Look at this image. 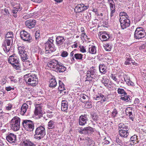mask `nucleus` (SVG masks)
<instances>
[{
  "label": "nucleus",
  "mask_w": 146,
  "mask_h": 146,
  "mask_svg": "<svg viewBox=\"0 0 146 146\" xmlns=\"http://www.w3.org/2000/svg\"><path fill=\"white\" fill-rule=\"evenodd\" d=\"M49 67L54 68L53 70L58 73H62L66 69L63 64L57 60L53 59L47 64Z\"/></svg>",
  "instance_id": "obj_1"
},
{
  "label": "nucleus",
  "mask_w": 146,
  "mask_h": 146,
  "mask_svg": "<svg viewBox=\"0 0 146 146\" xmlns=\"http://www.w3.org/2000/svg\"><path fill=\"white\" fill-rule=\"evenodd\" d=\"M25 80L26 83H28L29 85L33 86H36L38 82V79L37 75L34 74H29L24 76Z\"/></svg>",
  "instance_id": "obj_2"
},
{
  "label": "nucleus",
  "mask_w": 146,
  "mask_h": 146,
  "mask_svg": "<svg viewBox=\"0 0 146 146\" xmlns=\"http://www.w3.org/2000/svg\"><path fill=\"white\" fill-rule=\"evenodd\" d=\"M8 62L12 65L13 67L16 69L20 68L19 60L18 56L15 54L10 56L8 59Z\"/></svg>",
  "instance_id": "obj_3"
},
{
  "label": "nucleus",
  "mask_w": 146,
  "mask_h": 146,
  "mask_svg": "<svg viewBox=\"0 0 146 146\" xmlns=\"http://www.w3.org/2000/svg\"><path fill=\"white\" fill-rule=\"evenodd\" d=\"M34 136L35 139L40 140L43 137L46 135V131L44 127L40 126L37 127L35 130Z\"/></svg>",
  "instance_id": "obj_4"
},
{
  "label": "nucleus",
  "mask_w": 146,
  "mask_h": 146,
  "mask_svg": "<svg viewBox=\"0 0 146 146\" xmlns=\"http://www.w3.org/2000/svg\"><path fill=\"white\" fill-rule=\"evenodd\" d=\"M86 77L85 81L91 82L97 76L96 70L95 68L93 67L89 69L86 72Z\"/></svg>",
  "instance_id": "obj_5"
},
{
  "label": "nucleus",
  "mask_w": 146,
  "mask_h": 146,
  "mask_svg": "<svg viewBox=\"0 0 146 146\" xmlns=\"http://www.w3.org/2000/svg\"><path fill=\"white\" fill-rule=\"evenodd\" d=\"M20 119L17 116L14 117L11 120V127L14 131H17L20 128Z\"/></svg>",
  "instance_id": "obj_6"
},
{
  "label": "nucleus",
  "mask_w": 146,
  "mask_h": 146,
  "mask_svg": "<svg viewBox=\"0 0 146 146\" xmlns=\"http://www.w3.org/2000/svg\"><path fill=\"white\" fill-rule=\"evenodd\" d=\"M54 40L49 38L47 41L45 43V49L46 52L49 51L48 52H53L56 50L54 44Z\"/></svg>",
  "instance_id": "obj_7"
},
{
  "label": "nucleus",
  "mask_w": 146,
  "mask_h": 146,
  "mask_svg": "<svg viewBox=\"0 0 146 146\" xmlns=\"http://www.w3.org/2000/svg\"><path fill=\"white\" fill-rule=\"evenodd\" d=\"M22 124L25 129L27 131H32L34 129V123L31 120H23Z\"/></svg>",
  "instance_id": "obj_8"
},
{
  "label": "nucleus",
  "mask_w": 146,
  "mask_h": 146,
  "mask_svg": "<svg viewBox=\"0 0 146 146\" xmlns=\"http://www.w3.org/2000/svg\"><path fill=\"white\" fill-rule=\"evenodd\" d=\"M145 35V33L143 28L141 27H138L135 30L134 37L136 39H139L143 38Z\"/></svg>",
  "instance_id": "obj_9"
},
{
  "label": "nucleus",
  "mask_w": 146,
  "mask_h": 146,
  "mask_svg": "<svg viewBox=\"0 0 146 146\" xmlns=\"http://www.w3.org/2000/svg\"><path fill=\"white\" fill-rule=\"evenodd\" d=\"M20 36L21 38L24 41L30 42L32 41V37L30 34L24 30L21 31Z\"/></svg>",
  "instance_id": "obj_10"
},
{
  "label": "nucleus",
  "mask_w": 146,
  "mask_h": 146,
  "mask_svg": "<svg viewBox=\"0 0 146 146\" xmlns=\"http://www.w3.org/2000/svg\"><path fill=\"white\" fill-rule=\"evenodd\" d=\"M35 110L34 113L36 115L40 117L42 116L43 115L42 111V106L41 104H36L35 106Z\"/></svg>",
  "instance_id": "obj_11"
},
{
  "label": "nucleus",
  "mask_w": 146,
  "mask_h": 146,
  "mask_svg": "<svg viewBox=\"0 0 146 146\" xmlns=\"http://www.w3.org/2000/svg\"><path fill=\"white\" fill-rule=\"evenodd\" d=\"M94 131L93 129L90 127H88L81 129L79 131V132L81 134L84 135L89 134L92 133Z\"/></svg>",
  "instance_id": "obj_12"
},
{
  "label": "nucleus",
  "mask_w": 146,
  "mask_h": 146,
  "mask_svg": "<svg viewBox=\"0 0 146 146\" xmlns=\"http://www.w3.org/2000/svg\"><path fill=\"white\" fill-rule=\"evenodd\" d=\"M121 27L123 29L127 28L130 25V21L128 18H127L124 20L121 19L120 20Z\"/></svg>",
  "instance_id": "obj_13"
},
{
  "label": "nucleus",
  "mask_w": 146,
  "mask_h": 146,
  "mask_svg": "<svg viewBox=\"0 0 146 146\" xmlns=\"http://www.w3.org/2000/svg\"><path fill=\"white\" fill-rule=\"evenodd\" d=\"M88 5H85L83 4H78L75 7L74 9V11L75 12L80 13L84 11L89 8Z\"/></svg>",
  "instance_id": "obj_14"
},
{
  "label": "nucleus",
  "mask_w": 146,
  "mask_h": 146,
  "mask_svg": "<svg viewBox=\"0 0 146 146\" xmlns=\"http://www.w3.org/2000/svg\"><path fill=\"white\" fill-rule=\"evenodd\" d=\"M22 9V7L21 6L20 4H18L15 5L13 7L12 10V13L13 14V16L15 18H16L17 15V13L18 11H21Z\"/></svg>",
  "instance_id": "obj_15"
},
{
  "label": "nucleus",
  "mask_w": 146,
  "mask_h": 146,
  "mask_svg": "<svg viewBox=\"0 0 146 146\" xmlns=\"http://www.w3.org/2000/svg\"><path fill=\"white\" fill-rule=\"evenodd\" d=\"M88 121V119L87 115H81L79 117V124L80 125H84Z\"/></svg>",
  "instance_id": "obj_16"
},
{
  "label": "nucleus",
  "mask_w": 146,
  "mask_h": 146,
  "mask_svg": "<svg viewBox=\"0 0 146 146\" xmlns=\"http://www.w3.org/2000/svg\"><path fill=\"white\" fill-rule=\"evenodd\" d=\"M93 98L97 100H100V101L98 102H100L101 103H102L106 101L105 97L101 93H98L97 94L94 95Z\"/></svg>",
  "instance_id": "obj_17"
},
{
  "label": "nucleus",
  "mask_w": 146,
  "mask_h": 146,
  "mask_svg": "<svg viewBox=\"0 0 146 146\" xmlns=\"http://www.w3.org/2000/svg\"><path fill=\"white\" fill-rule=\"evenodd\" d=\"M36 21L35 20H27L25 22L26 26L30 29L34 28L36 24Z\"/></svg>",
  "instance_id": "obj_18"
},
{
  "label": "nucleus",
  "mask_w": 146,
  "mask_h": 146,
  "mask_svg": "<svg viewBox=\"0 0 146 146\" xmlns=\"http://www.w3.org/2000/svg\"><path fill=\"white\" fill-rule=\"evenodd\" d=\"M65 41L64 37L61 36H58L56 38V44L58 46L59 48H60L61 45Z\"/></svg>",
  "instance_id": "obj_19"
},
{
  "label": "nucleus",
  "mask_w": 146,
  "mask_h": 146,
  "mask_svg": "<svg viewBox=\"0 0 146 146\" xmlns=\"http://www.w3.org/2000/svg\"><path fill=\"white\" fill-rule=\"evenodd\" d=\"M110 37L109 35L106 32H103L99 36V38L102 42L107 41Z\"/></svg>",
  "instance_id": "obj_20"
},
{
  "label": "nucleus",
  "mask_w": 146,
  "mask_h": 146,
  "mask_svg": "<svg viewBox=\"0 0 146 146\" xmlns=\"http://www.w3.org/2000/svg\"><path fill=\"white\" fill-rule=\"evenodd\" d=\"M16 136L13 133H10L6 137V139L10 142H14L16 139Z\"/></svg>",
  "instance_id": "obj_21"
},
{
  "label": "nucleus",
  "mask_w": 146,
  "mask_h": 146,
  "mask_svg": "<svg viewBox=\"0 0 146 146\" xmlns=\"http://www.w3.org/2000/svg\"><path fill=\"white\" fill-rule=\"evenodd\" d=\"M86 142L84 146H94L95 143L90 138L86 137L85 139Z\"/></svg>",
  "instance_id": "obj_22"
},
{
  "label": "nucleus",
  "mask_w": 146,
  "mask_h": 146,
  "mask_svg": "<svg viewBox=\"0 0 146 146\" xmlns=\"http://www.w3.org/2000/svg\"><path fill=\"white\" fill-rule=\"evenodd\" d=\"M132 108L128 107L126 108L125 110V113L127 115H129V118L132 120L133 119V115L132 111Z\"/></svg>",
  "instance_id": "obj_23"
},
{
  "label": "nucleus",
  "mask_w": 146,
  "mask_h": 146,
  "mask_svg": "<svg viewBox=\"0 0 146 146\" xmlns=\"http://www.w3.org/2000/svg\"><path fill=\"white\" fill-rule=\"evenodd\" d=\"M61 110L64 111H66L68 109V102L65 100H62L61 102Z\"/></svg>",
  "instance_id": "obj_24"
},
{
  "label": "nucleus",
  "mask_w": 146,
  "mask_h": 146,
  "mask_svg": "<svg viewBox=\"0 0 146 146\" xmlns=\"http://www.w3.org/2000/svg\"><path fill=\"white\" fill-rule=\"evenodd\" d=\"M138 140V138L137 136L136 135H134L131 137L130 138V144L131 145H134L137 143L139 142Z\"/></svg>",
  "instance_id": "obj_25"
},
{
  "label": "nucleus",
  "mask_w": 146,
  "mask_h": 146,
  "mask_svg": "<svg viewBox=\"0 0 146 146\" xmlns=\"http://www.w3.org/2000/svg\"><path fill=\"white\" fill-rule=\"evenodd\" d=\"M28 105L26 104H24L22 106L21 109L20 114L22 115H24L25 114L28 108Z\"/></svg>",
  "instance_id": "obj_26"
},
{
  "label": "nucleus",
  "mask_w": 146,
  "mask_h": 146,
  "mask_svg": "<svg viewBox=\"0 0 146 146\" xmlns=\"http://www.w3.org/2000/svg\"><path fill=\"white\" fill-rule=\"evenodd\" d=\"M22 146H35V145L29 140L24 141L21 144Z\"/></svg>",
  "instance_id": "obj_27"
},
{
  "label": "nucleus",
  "mask_w": 146,
  "mask_h": 146,
  "mask_svg": "<svg viewBox=\"0 0 146 146\" xmlns=\"http://www.w3.org/2000/svg\"><path fill=\"white\" fill-rule=\"evenodd\" d=\"M119 133L121 137L124 138L127 137L129 134L128 130H119Z\"/></svg>",
  "instance_id": "obj_28"
},
{
  "label": "nucleus",
  "mask_w": 146,
  "mask_h": 146,
  "mask_svg": "<svg viewBox=\"0 0 146 146\" xmlns=\"http://www.w3.org/2000/svg\"><path fill=\"white\" fill-rule=\"evenodd\" d=\"M28 54L29 53L26 51L23 52V53L20 54L21 58L22 61L23 62H25V60L28 58Z\"/></svg>",
  "instance_id": "obj_29"
},
{
  "label": "nucleus",
  "mask_w": 146,
  "mask_h": 146,
  "mask_svg": "<svg viewBox=\"0 0 146 146\" xmlns=\"http://www.w3.org/2000/svg\"><path fill=\"white\" fill-rule=\"evenodd\" d=\"M49 82V87H50L54 88L56 86L57 82L54 78L51 79Z\"/></svg>",
  "instance_id": "obj_30"
},
{
  "label": "nucleus",
  "mask_w": 146,
  "mask_h": 146,
  "mask_svg": "<svg viewBox=\"0 0 146 146\" xmlns=\"http://www.w3.org/2000/svg\"><path fill=\"white\" fill-rule=\"evenodd\" d=\"M119 130H128L129 129L127 126L124 125L123 123H120L118 125Z\"/></svg>",
  "instance_id": "obj_31"
},
{
  "label": "nucleus",
  "mask_w": 146,
  "mask_h": 146,
  "mask_svg": "<svg viewBox=\"0 0 146 146\" xmlns=\"http://www.w3.org/2000/svg\"><path fill=\"white\" fill-rule=\"evenodd\" d=\"M89 50L90 53L92 54H95L96 52V47L93 45H89Z\"/></svg>",
  "instance_id": "obj_32"
},
{
  "label": "nucleus",
  "mask_w": 146,
  "mask_h": 146,
  "mask_svg": "<svg viewBox=\"0 0 146 146\" xmlns=\"http://www.w3.org/2000/svg\"><path fill=\"white\" fill-rule=\"evenodd\" d=\"M55 123L54 121L52 120H50L48 122V128L49 129H51L55 128Z\"/></svg>",
  "instance_id": "obj_33"
},
{
  "label": "nucleus",
  "mask_w": 146,
  "mask_h": 146,
  "mask_svg": "<svg viewBox=\"0 0 146 146\" xmlns=\"http://www.w3.org/2000/svg\"><path fill=\"white\" fill-rule=\"evenodd\" d=\"M81 97L80 100L83 103H86V102L89 100L88 96L86 95L83 94L81 96Z\"/></svg>",
  "instance_id": "obj_34"
},
{
  "label": "nucleus",
  "mask_w": 146,
  "mask_h": 146,
  "mask_svg": "<svg viewBox=\"0 0 146 146\" xmlns=\"http://www.w3.org/2000/svg\"><path fill=\"white\" fill-rule=\"evenodd\" d=\"M99 69L100 72L101 73H105L106 72V67L104 64H100L99 66Z\"/></svg>",
  "instance_id": "obj_35"
},
{
  "label": "nucleus",
  "mask_w": 146,
  "mask_h": 146,
  "mask_svg": "<svg viewBox=\"0 0 146 146\" xmlns=\"http://www.w3.org/2000/svg\"><path fill=\"white\" fill-rule=\"evenodd\" d=\"M59 86L58 87V89L59 90L61 91V92H62V91L65 90V88L64 87V84L62 83V82L60 81H59Z\"/></svg>",
  "instance_id": "obj_36"
},
{
  "label": "nucleus",
  "mask_w": 146,
  "mask_h": 146,
  "mask_svg": "<svg viewBox=\"0 0 146 146\" xmlns=\"http://www.w3.org/2000/svg\"><path fill=\"white\" fill-rule=\"evenodd\" d=\"M83 55L81 54L75 53L74 54V57L77 60H82Z\"/></svg>",
  "instance_id": "obj_37"
},
{
  "label": "nucleus",
  "mask_w": 146,
  "mask_h": 146,
  "mask_svg": "<svg viewBox=\"0 0 146 146\" xmlns=\"http://www.w3.org/2000/svg\"><path fill=\"white\" fill-rule=\"evenodd\" d=\"M3 47L4 50V51L6 53L8 52L10 50V49L11 48V46L3 44Z\"/></svg>",
  "instance_id": "obj_38"
},
{
  "label": "nucleus",
  "mask_w": 146,
  "mask_h": 146,
  "mask_svg": "<svg viewBox=\"0 0 146 146\" xmlns=\"http://www.w3.org/2000/svg\"><path fill=\"white\" fill-rule=\"evenodd\" d=\"M25 47L23 45L18 47V51L19 54L23 53V52L26 51H25Z\"/></svg>",
  "instance_id": "obj_39"
},
{
  "label": "nucleus",
  "mask_w": 146,
  "mask_h": 146,
  "mask_svg": "<svg viewBox=\"0 0 146 146\" xmlns=\"http://www.w3.org/2000/svg\"><path fill=\"white\" fill-rule=\"evenodd\" d=\"M109 82V80L105 77H103L102 80V82L106 86H108V84Z\"/></svg>",
  "instance_id": "obj_40"
},
{
  "label": "nucleus",
  "mask_w": 146,
  "mask_h": 146,
  "mask_svg": "<svg viewBox=\"0 0 146 146\" xmlns=\"http://www.w3.org/2000/svg\"><path fill=\"white\" fill-rule=\"evenodd\" d=\"M104 47L105 50L108 51H109L111 50V46L109 44L106 43L105 44L104 46Z\"/></svg>",
  "instance_id": "obj_41"
},
{
  "label": "nucleus",
  "mask_w": 146,
  "mask_h": 146,
  "mask_svg": "<svg viewBox=\"0 0 146 146\" xmlns=\"http://www.w3.org/2000/svg\"><path fill=\"white\" fill-rule=\"evenodd\" d=\"M120 99L122 100L125 101L126 102H127L130 100V97L129 96H126L123 97H121Z\"/></svg>",
  "instance_id": "obj_42"
},
{
  "label": "nucleus",
  "mask_w": 146,
  "mask_h": 146,
  "mask_svg": "<svg viewBox=\"0 0 146 146\" xmlns=\"http://www.w3.org/2000/svg\"><path fill=\"white\" fill-rule=\"evenodd\" d=\"M5 38H9V39L12 38L13 37V33L12 32H8L5 35Z\"/></svg>",
  "instance_id": "obj_43"
},
{
  "label": "nucleus",
  "mask_w": 146,
  "mask_h": 146,
  "mask_svg": "<svg viewBox=\"0 0 146 146\" xmlns=\"http://www.w3.org/2000/svg\"><path fill=\"white\" fill-rule=\"evenodd\" d=\"M75 52V50H74L71 52L70 54V58L71 61L72 62H74V61H75V60L74 58V55Z\"/></svg>",
  "instance_id": "obj_44"
},
{
  "label": "nucleus",
  "mask_w": 146,
  "mask_h": 146,
  "mask_svg": "<svg viewBox=\"0 0 146 146\" xmlns=\"http://www.w3.org/2000/svg\"><path fill=\"white\" fill-rule=\"evenodd\" d=\"M12 39L11 38L9 39V38H5V40L4 42V44L7 45V46H10V44L11 42H12Z\"/></svg>",
  "instance_id": "obj_45"
},
{
  "label": "nucleus",
  "mask_w": 146,
  "mask_h": 146,
  "mask_svg": "<svg viewBox=\"0 0 146 146\" xmlns=\"http://www.w3.org/2000/svg\"><path fill=\"white\" fill-rule=\"evenodd\" d=\"M117 92L119 94H122L123 96H125L127 94V93L124 91L123 89L118 88L117 90Z\"/></svg>",
  "instance_id": "obj_46"
},
{
  "label": "nucleus",
  "mask_w": 146,
  "mask_h": 146,
  "mask_svg": "<svg viewBox=\"0 0 146 146\" xmlns=\"http://www.w3.org/2000/svg\"><path fill=\"white\" fill-rule=\"evenodd\" d=\"M119 16H121V19H122V17H125L126 18H129L128 16L127 15L126 13L124 12H120L119 14Z\"/></svg>",
  "instance_id": "obj_47"
},
{
  "label": "nucleus",
  "mask_w": 146,
  "mask_h": 146,
  "mask_svg": "<svg viewBox=\"0 0 146 146\" xmlns=\"http://www.w3.org/2000/svg\"><path fill=\"white\" fill-rule=\"evenodd\" d=\"M40 31H37L35 34V37L36 40H38L40 38Z\"/></svg>",
  "instance_id": "obj_48"
},
{
  "label": "nucleus",
  "mask_w": 146,
  "mask_h": 146,
  "mask_svg": "<svg viewBox=\"0 0 146 146\" xmlns=\"http://www.w3.org/2000/svg\"><path fill=\"white\" fill-rule=\"evenodd\" d=\"M126 61L125 62V64L126 65H129L131 64L130 62L131 61V58H129L126 57Z\"/></svg>",
  "instance_id": "obj_49"
},
{
  "label": "nucleus",
  "mask_w": 146,
  "mask_h": 146,
  "mask_svg": "<svg viewBox=\"0 0 146 146\" xmlns=\"http://www.w3.org/2000/svg\"><path fill=\"white\" fill-rule=\"evenodd\" d=\"M110 10V19L112 21H113V16L114 15V14L115 11V10Z\"/></svg>",
  "instance_id": "obj_50"
},
{
  "label": "nucleus",
  "mask_w": 146,
  "mask_h": 146,
  "mask_svg": "<svg viewBox=\"0 0 146 146\" xmlns=\"http://www.w3.org/2000/svg\"><path fill=\"white\" fill-rule=\"evenodd\" d=\"M117 113V112L115 109H114L111 114V116L115 117Z\"/></svg>",
  "instance_id": "obj_51"
},
{
  "label": "nucleus",
  "mask_w": 146,
  "mask_h": 146,
  "mask_svg": "<svg viewBox=\"0 0 146 146\" xmlns=\"http://www.w3.org/2000/svg\"><path fill=\"white\" fill-rule=\"evenodd\" d=\"M111 78L115 81L116 82L117 84H119L120 81H118L116 78V76L115 75L112 74L111 76Z\"/></svg>",
  "instance_id": "obj_52"
},
{
  "label": "nucleus",
  "mask_w": 146,
  "mask_h": 146,
  "mask_svg": "<svg viewBox=\"0 0 146 146\" xmlns=\"http://www.w3.org/2000/svg\"><path fill=\"white\" fill-rule=\"evenodd\" d=\"M80 48V51L83 53L85 52H86V49L84 47L82 46H79Z\"/></svg>",
  "instance_id": "obj_53"
},
{
  "label": "nucleus",
  "mask_w": 146,
  "mask_h": 146,
  "mask_svg": "<svg viewBox=\"0 0 146 146\" xmlns=\"http://www.w3.org/2000/svg\"><path fill=\"white\" fill-rule=\"evenodd\" d=\"M68 52L65 51H63L61 54V56L62 57H66L68 55Z\"/></svg>",
  "instance_id": "obj_54"
},
{
  "label": "nucleus",
  "mask_w": 146,
  "mask_h": 146,
  "mask_svg": "<svg viewBox=\"0 0 146 146\" xmlns=\"http://www.w3.org/2000/svg\"><path fill=\"white\" fill-rule=\"evenodd\" d=\"M110 10H115V3L111 4L109 5Z\"/></svg>",
  "instance_id": "obj_55"
},
{
  "label": "nucleus",
  "mask_w": 146,
  "mask_h": 146,
  "mask_svg": "<svg viewBox=\"0 0 146 146\" xmlns=\"http://www.w3.org/2000/svg\"><path fill=\"white\" fill-rule=\"evenodd\" d=\"M6 107L5 109L6 110H11L12 108V106L11 104H9Z\"/></svg>",
  "instance_id": "obj_56"
},
{
  "label": "nucleus",
  "mask_w": 146,
  "mask_h": 146,
  "mask_svg": "<svg viewBox=\"0 0 146 146\" xmlns=\"http://www.w3.org/2000/svg\"><path fill=\"white\" fill-rule=\"evenodd\" d=\"M81 30L82 31V32H83L82 34V36H83V37L85 38L87 37V35L86 34V33H83V32H84V28L83 27H82L81 28Z\"/></svg>",
  "instance_id": "obj_57"
},
{
  "label": "nucleus",
  "mask_w": 146,
  "mask_h": 146,
  "mask_svg": "<svg viewBox=\"0 0 146 146\" xmlns=\"http://www.w3.org/2000/svg\"><path fill=\"white\" fill-rule=\"evenodd\" d=\"M86 105L88 108H91L92 107V105L91 102H86Z\"/></svg>",
  "instance_id": "obj_58"
},
{
  "label": "nucleus",
  "mask_w": 146,
  "mask_h": 146,
  "mask_svg": "<svg viewBox=\"0 0 146 146\" xmlns=\"http://www.w3.org/2000/svg\"><path fill=\"white\" fill-rule=\"evenodd\" d=\"M92 118L93 120L96 121L97 119V117L96 114L95 113H93L92 115Z\"/></svg>",
  "instance_id": "obj_59"
},
{
  "label": "nucleus",
  "mask_w": 146,
  "mask_h": 146,
  "mask_svg": "<svg viewBox=\"0 0 146 146\" xmlns=\"http://www.w3.org/2000/svg\"><path fill=\"white\" fill-rule=\"evenodd\" d=\"M109 143L110 142L104 139V141H103L102 143V144L103 145H108L109 144Z\"/></svg>",
  "instance_id": "obj_60"
},
{
  "label": "nucleus",
  "mask_w": 146,
  "mask_h": 146,
  "mask_svg": "<svg viewBox=\"0 0 146 146\" xmlns=\"http://www.w3.org/2000/svg\"><path fill=\"white\" fill-rule=\"evenodd\" d=\"M116 141L117 143H118L119 145H121V144H122L121 143V140L120 139L116 137Z\"/></svg>",
  "instance_id": "obj_61"
},
{
  "label": "nucleus",
  "mask_w": 146,
  "mask_h": 146,
  "mask_svg": "<svg viewBox=\"0 0 146 146\" xmlns=\"http://www.w3.org/2000/svg\"><path fill=\"white\" fill-rule=\"evenodd\" d=\"M5 89L7 91H10L12 89H13V90L14 88H12L11 86H9V87H6L5 88Z\"/></svg>",
  "instance_id": "obj_62"
},
{
  "label": "nucleus",
  "mask_w": 146,
  "mask_h": 146,
  "mask_svg": "<svg viewBox=\"0 0 146 146\" xmlns=\"http://www.w3.org/2000/svg\"><path fill=\"white\" fill-rule=\"evenodd\" d=\"M139 102L140 100L139 99L137 98H136L134 101V104H138L139 103Z\"/></svg>",
  "instance_id": "obj_63"
},
{
  "label": "nucleus",
  "mask_w": 146,
  "mask_h": 146,
  "mask_svg": "<svg viewBox=\"0 0 146 146\" xmlns=\"http://www.w3.org/2000/svg\"><path fill=\"white\" fill-rule=\"evenodd\" d=\"M124 75V74H123V78L124 79V80L126 82V83H127V82H128L130 81V80L129 79V78H126L125 77V76Z\"/></svg>",
  "instance_id": "obj_64"
}]
</instances>
